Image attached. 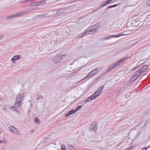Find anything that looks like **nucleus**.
<instances>
[{
	"label": "nucleus",
	"instance_id": "obj_33",
	"mask_svg": "<svg viewBox=\"0 0 150 150\" xmlns=\"http://www.w3.org/2000/svg\"><path fill=\"white\" fill-rule=\"evenodd\" d=\"M71 112V114L74 113L76 112L75 110H73L71 111H70Z\"/></svg>",
	"mask_w": 150,
	"mask_h": 150
},
{
	"label": "nucleus",
	"instance_id": "obj_25",
	"mask_svg": "<svg viewBox=\"0 0 150 150\" xmlns=\"http://www.w3.org/2000/svg\"><path fill=\"white\" fill-rule=\"evenodd\" d=\"M137 71L139 73V75L138 76H140L144 72L143 71H142V70H141V69H140L139 71Z\"/></svg>",
	"mask_w": 150,
	"mask_h": 150
},
{
	"label": "nucleus",
	"instance_id": "obj_13",
	"mask_svg": "<svg viewBox=\"0 0 150 150\" xmlns=\"http://www.w3.org/2000/svg\"><path fill=\"white\" fill-rule=\"evenodd\" d=\"M102 68L100 67H99L97 68L96 69H93L91 71L94 74L97 73V72H98V71L100 70Z\"/></svg>",
	"mask_w": 150,
	"mask_h": 150
},
{
	"label": "nucleus",
	"instance_id": "obj_39",
	"mask_svg": "<svg viewBox=\"0 0 150 150\" xmlns=\"http://www.w3.org/2000/svg\"><path fill=\"white\" fill-rule=\"evenodd\" d=\"M112 7H114L113 5H112L111 6H109L108 7V8H112Z\"/></svg>",
	"mask_w": 150,
	"mask_h": 150
},
{
	"label": "nucleus",
	"instance_id": "obj_27",
	"mask_svg": "<svg viewBox=\"0 0 150 150\" xmlns=\"http://www.w3.org/2000/svg\"><path fill=\"white\" fill-rule=\"evenodd\" d=\"M14 18V17H13V15H11V16H7L6 18L7 20H8L10 19H11V18Z\"/></svg>",
	"mask_w": 150,
	"mask_h": 150
},
{
	"label": "nucleus",
	"instance_id": "obj_52",
	"mask_svg": "<svg viewBox=\"0 0 150 150\" xmlns=\"http://www.w3.org/2000/svg\"><path fill=\"white\" fill-rule=\"evenodd\" d=\"M0 143H1V141L0 140Z\"/></svg>",
	"mask_w": 150,
	"mask_h": 150
},
{
	"label": "nucleus",
	"instance_id": "obj_26",
	"mask_svg": "<svg viewBox=\"0 0 150 150\" xmlns=\"http://www.w3.org/2000/svg\"><path fill=\"white\" fill-rule=\"evenodd\" d=\"M81 108L82 106L81 105H80L78 107H77V108H76L75 109V110L76 112L77 111L81 109Z\"/></svg>",
	"mask_w": 150,
	"mask_h": 150
},
{
	"label": "nucleus",
	"instance_id": "obj_19",
	"mask_svg": "<svg viewBox=\"0 0 150 150\" xmlns=\"http://www.w3.org/2000/svg\"><path fill=\"white\" fill-rule=\"evenodd\" d=\"M137 79V77H136L134 76H134L131 78V79L130 80V82H132L136 80Z\"/></svg>",
	"mask_w": 150,
	"mask_h": 150
},
{
	"label": "nucleus",
	"instance_id": "obj_31",
	"mask_svg": "<svg viewBox=\"0 0 150 150\" xmlns=\"http://www.w3.org/2000/svg\"><path fill=\"white\" fill-rule=\"evenodd\" d=\"M111 38V36L110 35L109 37H105V38H103L102 39H104V40H108L109 39H110Z\"/></svg>",
	"mask_w": 150,
	"mask_h": 150
},
{
	"label": "nucleus",
	"instance_id": "obj_28",
	"mask_svg": "<svg viewBox=\"0 0 150 150\" xmlns=\"http://www.w3.org/2000/svg\"><path fill=\"white\" fill-rule=\"evenodd\" d=\"M42 95H40V94H38L37 95V99L38 100L40 98H42Z\"/></svg>",
	"mask_w": 150,
	"mask_h": 150
},
{
	"label": "nucleus",
	"instance_id": "obj_32",
	"mask_svg": "<svg viewBox=\"0 0 150 150\" xmlns=\"http://www.w3.org/2000/svg\"><path fill=\"white\" fill-rule=\"evenodd\" d=\"M146 5L149 6H150V0H148L146 3Z\"/></svg>",
	"mask_w": 150,
	"mask_h": 150
},
{
	"label": "nucleus",
	"instance_id": "obj_1",
	"mask_svg": "<svg viewBox=\"0 0 150 150\" xmlns=\"http://www.w3.org/2000/svg\"><path fill=\"white\" fill-rule=\"evenodd\" d=\"M24 95L23 93H19L17 95L16 97V103L14 107H19L21 105L22 100L24 99Z\"/></svg>",
	"mask_w": 150,
	"mask_h": 150
},
{
	"label": "nucleus",
	"instance_id": "obj_22",
	"mask_svg": "<svg viewBox=\"0 0 150 150\" xmlns=\"http://www.w3.org/2000/svg\"><path fill=\"white\" fill-rule=\"evenodd\" d=\"M100 25V24L99 23H97L95 25H93L92 26H91V27H92V28H98L99 26Z\"/></svg>",
	"mask_w": 150,
	"mask_h": 150
},
{
	"label": "nucleus",
	"instance_id": "obj_3",
	"mask_svg": "<svg viewBox=\"0 0 150 150\" xmlns=\"http://www.w3.org/2000/svg\"><path fill=\"white\" fill-rule=\"evenodd\" d=\"M147 123V121L146 120H144L142 121L139 124L138 126L136 127V129H142L146 124Z\"/></svg>",
	"mask_w": 150,
	"mask_h": 150
},
{
	"label": "nucleus",
	"instance_id": "obj_24",
	"mask_svg": "<svg viewBox=\"0 0 150 150\" xmlns=\"http://www.w3.org/2000/svg\"><path fill=\"white\" fill-rule=\"evenodd\" d=\"M27 12H20L18 13V17L22 16L24 15V14L26 13Z\"/></svg>",
	"mask_w": 150,
	"mask_h": 150
},
{
	"label": "nucleus",
	"instance_id": "obj_6",
	"mask_svg": "<svg viewBox=\"0 0 150 150\" xmlns=\"http://www.w3.org/2000/svg\"><path fill=\"white\" fill-rule=\"evenodd\" d=\"M63 55V56H64ZM63 56L58 55L55 56L53 58V61L54 63H57L59 62L62 60V57Z\"/></svg>",
	"mask_w": 150,
	"mask_h": 150
},
{
	"label": "nucleus",
	"instance_id": "obj_17",
	"mask_svg": "<svg viewBox=\"0 0 150 150\" xmlns=\"http://www.w3.org/2000/svg\"><path fill=\"white\" fill-rule=\"evenodd\" d=\"M148 67V66L147 65H145L143 66L140 69L141 70H142V71H144Z\"/></svg>",
	"mask_w": 150,
	"mask_h": 150
},
{
	"label": "nucleus",
	"instance_id": "obj_16",
	"mask_svg": "<svg viewBox=\"0 0 150 150\" xmlns=\"http://www.w3.org/2000/svg\"><path fill=\"white\" fill-rule=\"evenodd\" d=\"M146 22H147V24H148V25H150V16H148L145 19Z\"/></svg>",
	"mask_w": 150,
	"mask_h": 150
},
{
	"label": "nucleus",
	"instance_id": "obj_34",
	"mask_svg": "<svg viewBox=\"0 0 150 150\" xmlns=\"http://www.w3.org/2000/svg\"><path fill=\"white\" fill-rule=\"evenodd\" d=\"M13 17H18V13L13 15Z\"/></svg>",
	"mask_w": 150,
	"mask_h": 150
},
{
	"label": "nucleus",
	"instance_id": "obj_41",
	"mask_svg": "<svg viewBox=\"0 0 150 150\" xmlns=\"http://www.w3.org/2000/svg\"><path fill=\"white\" fill-rule=\"evenodd\" d=\"M68 113L69 114V115H72L71 113V112L70 111H69V112H68Z\"/></svg>",
	"mask_w": 150,
	"mask_h": 150
},
{
	"label": "nucleus",
	"instance_id": "obj_9",
	"mask_svg": "<svg viewBox=\"0 0 150 150\" xmlns=\"http://www.w3.org/2000/svg\"><path fill=\"white\" fill-rule=\"evenodd\" d=\"M93 75V73L91 71V72H90L86 77H85L84 78H83V79L79 81H78V82L79 83V82H81V81H83V80H85V79H86L89 77H90L91 76H92Z\"/></svg>",
	"mask_w": 150,
	"mask_h": 150
},
{
	"label": "nucleus",
	"instance_id": "obj_30",
	"mask_svg": "<svg viewBox=\"0 0 150 150\" xmlns=\"http://www.w3.org/2000/svg\"><path fill=\"white\" fill-rule=\"evenodd\" d=\"M61 148H62V150H66L65 148V146L64 144H63L61 146Z\"/></svg>",
	"mask_w": 150,
	"mask_h": 150
},
{
	"label": "nucleus",
	"instance_id": "obj_29",
	"mask_svg": "<svg viewBox=\"0 0 150 150\" xmlns=\"http://www.w3.org/2000/svg\"><path fill=\"white\" fill-rule=\"evenodd\" d=\"M134 75L137 77V79L140 76H138L139 75V73L137 71L136 72Z\"/></svg>",
	"mask_w": 150,
	"mask_h": 150
},
{
	"label": "nucleus",
	"instance_id": "obj_49",
	"mask_svg": "<svg viewBox=\"0 0 150 150\" xmlns=\"http://www.w3.org/2000/svg\"><path fill=\"white\" fill-rule=\"evenodd\" d=\"M131 31L132 32V33H134V30L133 31Z\"/></svg>",
	"mask_w": 150,
	"mask_h": 150
},
{
	"label": "nucleus",
	"instance_id": "obj_7",
	"mask_svg": "<svg viewBox=\"0 0 150 150\" xmlns=\"http://www.w3.org/2000/svg\"><path fill=\"white\" fill-rule=\"evenodd\" d=\"M90 130L96 132L97 130V123L96 121L93 122L91 126Z\"/></svg>",
	"mask_w": 150,
	"mask_h": 150
},
{
	"label": "nucleus",
	"instance_id": "obj_51",
	"mask_svg": "<svg viewBox=\"0 0 150 150\" xmlns=\"http://www.w3.org/2000/svg\"><path fill=\"white\" fill-rule=\"evenodd\" d=\"M45 2H43V4H44L45 3Z\"/></svg>",
	"mask_w": 150,
	"mask_h": 150
},
{
	"label": "nucleus",
	"instance_id": "obj_42",
	"mask_svg": "<svg viewBox=\"0 0 150 150\" xmlns=\"http://www.w3.org/2000/svg\"><path fill=\"white\" fill-rule=\"evenodd\" d=\"M144 76H145V77H146V74L144 75L143 76H142V77H141V78L140 79H142V78H143V77Z\"/></svg>",
	"mask_w": 150,
	"mask_h": 150
},
{
	"label": "nucleus",
	"instance_id": "obj_44",
	"mask_svg": "<svg viewBox=\"0 0 150 150\" xmlns=\"http://www.w3.org/2000/svg\"><path fill=\"white\" fill-rule=\"evenodd\" d=\"M113 7H115L117 6V4H115V5H113Z\"/></svg>",
	"mask_w": 150,
	"mask_h": 150
},
{
	"label": "nucleus",
	"instance_id": "obj_12",
	"mask_svg": "<svg viewBox=\"0 0 150 150\" xmlns=\"http://www.w3.org/2000/svg\"><path fill=\"white\" fill-rule=\"evenodd\" d=\"M128 35V34H127L120 33L118 35H111L110 36H111V38H118L120 36H122V35Z\"/></svg>",
	"mask_w": 150,
	"mask_h": 150
},
{
	"label": "nucleus",
	"instance_id": "obj_38",
	"mask_svg": "<svg viewBox=\"0 0 150 150\" xmlns=\"http://www.w3.org/2000/svg\"><path fill=\"white\" fill-rule=\"evenodd\" d=\"M3 36L2 35H0V40L2 39L3 38Z\"/></svg>",
	"mask_w": 150,
	"mask_h": 150
},
{
	"label": "nucleus",
	"instance_id": "obj_37",
	"mask_svg": "<svg viewBox=\"0 0 150 150\" xmlns=\"http://www.w3.org/2000/svg\"><path fill=\"white\" fill-rule=\"evenodd\" d=\"M69 115H70L69 114L68 112H67L65 116L66 117H68V116H69Z\"/></svg>",
	"mask_w": 150,
	"mask_h": 150
},
{
	"label": "nucleus",
	"instance_id": "obj_4",
	"mask_svg": "<svg viewBox=\"0 0 150 150\" xmlns=\"http://www.w3.org/2000/svg\"><path fill=\"white\" fill-rule=\"evenodd\" d=\"M104 88V86H101L99 88L93 95V97L95 98L98 97L102 93L103 90Z\"/></svg>",
	"mask_w": 150,
	"mask_h": 150
},
{
	"label": "nucleus",
	"instance_id": "obj_10",
	"mask_svg": "<svg viewBox=\"0 0 150 150\" xmlns=\"http://www.w3.org/2000/svg\"><path fill=\"white\" fill-rule=\"evenodd\" d=\"M89 29H88L87 30H86V32L84 34H83V35L87 33L88 32H91V33H94L96 32L97 31V29H91L90 30H89Z\"/></svg>",
	"mask_w": 150,
	"mask_h": 150
},
{
	"label": "nucleus",
	"instance_id": "obj_36",
	"mask_svg": "<svg viewBox=\"0 0 150 150\" xmlns=\"http://www.w3.org/2000/svg\"><path fill=\"white\" fill-rule=\"evenodd\" d=\"M51 150H58L57 148H56L55 147H54Z\"/></svg>",
	"mask_w": 150,
	"mask_h": 150
},
{
	"label": "nucleus",
	"instance_id": "obj_5",
	"mask_svg": "<svg viewBox=\"0 0 150 150\" xmlns=\"http://www.w3.org/2000/svg\"><path fill=\"white\" fill-rule=\"evenodd\" d=\"M8 128L14 134L20 135H21L20 131L17 129L15 127L11 126L9 127Z\"/></svg>",
	"mask_w": 150,
	"mask_h": 150
},
{
	"label": "nucleus",
	"instance_id": "obj_2",
	"mask_svg": "<svg viewBox=\"0 0 150 150\" xmlns=\"http://www.w3.org/2000/svg\"><path fill=\"white\" fill-rule=\"evenodd\" d=\"M128 57H125L124 58H122V59H120L117 61L115 63V64L114 65L113 67H109L108 69V70L106 71V72H108L109 71H111L112 69L115 68L116 67H117L118 65L120 64L122 62L125 61H126L128 59Z\"/></svg>",
	"mask_w": 150,
	"mask_h": 150
},
{
	"label": "nucleus",
	"instance_id": "obj_14",
	"mask_svg": "<svg viewBox=\"0 0 150 150\" xmlns=\"http://www.w3.org/2000/svg\"><path fill=\"white\" fill-rule=\"evenodd\" d=\"M21 58V56L20 55H16L14 56V57L12 58L11 60L12 61H14L17 60L18 59H19Z\"/></svg>",
	"mask_w": 150,
	"mask_h": 150
},
{
	"label": "nucleus",
	"instance_id": "obj_40",
	"mask_svg": "<svg viewBox=\"0 0 150 150\" xmlns=\"http://www.w3.org/2000/svg\"><path fill=\"white\" fill-rule=\"evenodd\" d=\"M142 150H146V148H142Z\"/></svg>",
	"mask_w": 150,
	"mask_h": 150
},
{
	"label": "nucleus",
	"instance_id": "obj_18",
	"mask_svg": "<svg viewBox=\"0 0 150 150\" xmlns=\"http://www.w3.org/2000/svg\"><path fill=\"white\" fill-rule=\"evenodd\" d=\"M47 14H45L44 15H40L39 16H38L36 17V19H38L40 18H44L46 17H47V16H46Z\"/></svg>",
	"mask_w": 150,
	"mask_h": 150
},
{
	"label": "nucleus",
	"instance_id": "obj_48",
	"mask_svg": "<svg viewBox=\"0 0 150 150\" xmlns=\"http://www.w3.org/2000/svg\"><path fill=\"white\" fill-rule=\"evenodd\" d=\"M30 6H33V4H30Z\"/></svg>",
	"mask_w": 150,
	"mask_h": 150
},
{
	"label": "nucleus",
	"instance_id": "obj_46",
	"mask_svg": "<svg viewBox=\"0 0 150 150\" xmlns=\"http://www.w3.org/2000/svg\"><path fill=\"white\" fill-rule=\"evenodd\" d=\"M70 147H71L73 148H74L73 146L72 145H70Z\"/></svg>",
	"mask_w": 150,
	"mask_h": 150
},
{
	"label": "nucleus",
	"instance_id": "obj_23",
	"mask_svg": "<svg viewBox=\"0 0 150 150\" xmlns=\"http://www.w3.org/2000/svg\"><path fill=\"white\" fill-rule=\"evenodd\" d=\"M107 72H106V71L105 72L103 73V74L100 75L98 77L100 79H101L104 76V74H105Z\"/></svg>",
	"mask_w": 150,
	"mask_h": 150
},
{
	"label": "nucleus",
	"instance_id": "obj_43",
	"mask_svg": "<svg viewBox=\"0 0 150 150\" xmlns=\"http://www.w3.org/2000/svg\"><path fill=\"white\" fill-rule=\"evenodd\" d=\"M121 143H119V144H118V145L117 146H120L121 145Z\"/></svg>",
	"mask_w": 150,
	"mask_h": 150
},
{
	"label": "nucleus",
	"instance_id": "obj_8",
	"mask_svg": "<svg viewBox=\"0 0 150 150\" xmlns=\"http://www.w3.org/2000/svg\"><path fill=\"white\" fill-rule=\"evenodd\" d=\"M115 1V0H107L106 1H104L102 3V7L108 5L112 2Z\"/></svg>",
	"mask_w": 150,
	"mask_h": 150
},
{
	"label": "nucleus",
	"instance_id": "obj_15",
	"mask_svg": "<svg viewBox=\"0 0 150 150\" xmlns=\"http://www.w3.org/2000/svg\"><path fill=\"white\" fill-rule=\"evenodd\" d=\"M65 10L64 8H62L59 9L58 11H57V13L59 14L60 13H63L65 12Z\"/></svg>",
	"mask_w": 150,
	"mask_h": 150
},
{
	"label": "nucleus",
	"instance_id": "obj_20",
	"mask_svg": "<svg viewBox=\"0 0 150 150\" xmlns=\"http://www.w3.org/2000/svg\"><path fill=\"white\" fill-rule=\"evenodd\" d=\"M34 121L35 123H40V120L37 117L34 118Z\"/></svg>",
	"mask_w": 150,
	"mask_h": 150
},
{
	"label": "nucleus",
	"instance_id": "obj_21",
	"mask_svg": "<svg viewBox=\"0 0 150 150\" xmlns=\"http://www.w3.org/2000/svg\"><path fill=\"white\" fill-rule=\"evenodd\" d=\"M45 1H40L38 2L37 3H35L34 4H35V5H39L40 4L43 5L44 4H43V2H45Z\"/></svg>",
	"mask_w": 150,
	"mask_h": 150
},
{
	"label": "nucleus",
	"instance_id": "obj_35",
	"mask_svg": "<svg viewBox=\"0 0 150 150\" xmlns=\"http://www.w3.org/2000/svg\"><path fill=\"white\" fill-rule=\"evenodd\" d=\"M100 79L98 77V78H96V79H95V80H96V81L97 82L99 81Z\"/></svg>",
	"mask_w": 150,
	"mask_h": 150
},
{
	"label": "nucleus",
	"instance_id": "obj_50",
	"mask_svg": "<svg viewBox=\"0 0 150 150\" xmlns=\"http://www.w3.org/2000/svg\"><path fill=\"white\" fill-rule=\"evenodd\" d=\"M93 33H91V34H92ZM91 34V33H89L88 34Z\"/></svg>",
	"mask_w": 150,
	"mask_h": 150
},
{
	"label": "nucleus",
	"instance_id": "obj_47",
	"mask_svg": "<svg viewBox=\"0 0 150 150\" xmlns=\"http://www.w3.org/2000/svg\"><path fill=\"white\" fill-rule=\"evenodd\" d=\"M136 68L134 67V68H133L132 69H133V70H134V69H135Z\"/></svg>",
	"mask_w": 150,
	"mask_h": 150
},
{
	"label": "nucleus",
	"instance_id": "obj_11",
	"mask_svg": "<svg viewBox=\"0 0 150 150\" xmlns=\"http://www.w3.org/2000/svg\"><path fill=\"white\" fill-rule=\"evenodd\" d=\"M95 99V98L93 97V95H92L91 96L86 98L85 100V102H89Z\"/></svg>",
	"mask_w": 150,
	"mask_h": 150
},
{
	"label": "nucleus",
	"instance_id": "obj_45",
	"mask_svg": "<svg viewBox=\"0 0 150 150\" xmlns=\"http://www.w3.org/2000/svg\"><path fill=\"white\" fill-rule=\"evenodd\" d=\"M97 10H98V9H95V10H94V11L93 12H95V11H97Z\"/></svg>",
	"mask_w": 150,
	"mask_h": 150
}]
</instances>
